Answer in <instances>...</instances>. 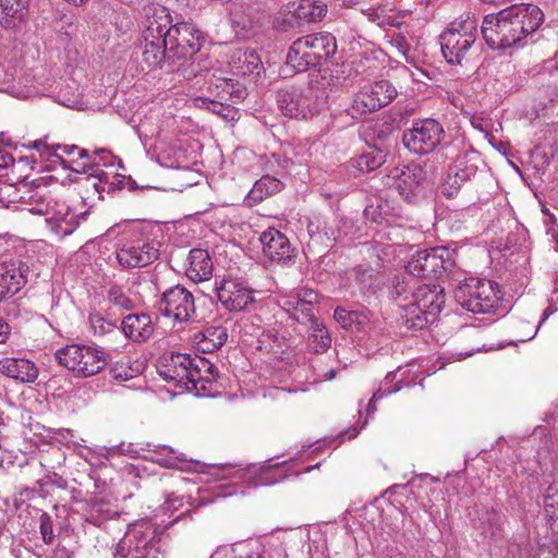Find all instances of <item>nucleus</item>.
I'll use <instances>...</instances> for the list:
<instances>
[{"mask_svg":"<svg viewBox=\"0 0 558 558\" xmlns=\"http://www.w3.org/2000/svg\"><path fill=\"white\" fill-rule=\"evenodd\" d=\"M544 508L550 518L558 515V482L556 481L549 484L544 493Z\"/></svg>","mask_w":558,"mask_h":558,"instance_id":"nucleus-48","label":"nucleus"},{"mask_svg":"<svg viewBox=\"0 0 558 558\" xmlns=\"http://www.w3.org/2000/svg\"><path fill=\"white\" fill-rule=\"evenodd\" d=\"M543 69L548 72L558 70V51L555 53L553 59H547L543 62Z\"/></svg>","mask_w":558,"mask_h":558,"instance_id":"nucleus-64","label":"nucleus"},{"mask_svg":"<svg viewBox=\"0 0 558 558\" xmlns=\"http://www.w3.org/2000/svg\"><path fill=\"white\" fill-rule=\"evenodd\" d=\"M393 187L408 203H416L423 197L426 171L420 165H409L402 170H396L392 177Z\"/></svg>","mask_w":558,"mask_h":558,"instance_id":"nucleus-14","label":"nucleus"},{"mask_svg":"<svg viewBox=\"0 0 558 558\" xmlns=\"http://www.w3.org/2000/svg\"><path fill=\"white\" fill-rule=\"evenodd\" d=\"M417 284L416 277L412 275H408L401 281H398L392 290V295L400 301V303L407 302L409 300V294L412 296V293L415 291Z\"/></svg>","mask_w":558,"mask_h":558,"instance_id":"nucleus-46","label":"nucleus"},{"mask_svg":"<svg viewBox=\"0 0 558 558\" xmlns=\"http://www.w3.org/2000/svg\"><path fill=\"white\" fill-rule=\"evenodd\" d=\"M160 449L161 452L159 454L161 457L156 459V462L160 465L168 469H177L179 468V463L184 461L182 454H175L171 448L162 446Z\"/></svg>","mask_w":558,"mask_h":558,"instance_id":"nucleus-51","label":"nucleus"},{"mask_svg":"<svg viewBox=\"0 0 558 558\" xmlns=\"http://www.w3.org/2000/svg\"><path fill=\"white\" fill-rule=\"evenodd\" d=\"M208 93L217 98L216 100L235 99V101L245 98V89L232 78L216 77L209 82Z\"/></svg>","mask_w":558,"mask_h":558,"instance_id":"nucleus-27","label":"nucleus"},{"mask_svg":"<svg viewBox=\"0 0 558 558\" xmlns=\"http://www.w3.org/2000/svg\"><path fill=\"white\" fill-rule=\"evenodd\" d=\"M227 339V328L222 326H209L195 335L198 349L203 352H213L219 349Z\"/></svg>","mask_w":558,"mask_h":558,"instance_id":"nucleus-32","label":"nucleus"},{"mask_svg":"<svg viewBox=\"0 0 558 558\" xmlns=\"http://www.w3.org/2000/svg\"><path fill=\"white\" fill-rule=\"evenodd\" d=\"M283 184L281 181L271 175H263L255 182L254 186L248 193V197L255 202L262 201L265 197L271 196L281 191Z\"/></svg>","mask_w":558,"mask_h":558,"instance_id":"nucleus-40","label":"nucleus"},{"mask_svg":"<svg viewBox=\"0 0 558 558\" xmlns=\"http://www.w3.org/2000/svg\"><path fill=\"white\" fill-rule=\"evenodd\" d=\"M327 14V7L320 1L302 0L295 9V16L306 22H318Z\"/></svg>","mask_w":558,"mask_h":558,"instance_id":"nucleus-41","label":"nucleus"},{"mask_svg":"<svg viewBox=\"0 0 558 558\" xmlns=\"http://www.w3.org/2000/svg\"><path fill=\"white\" fill-rule=\"evenodd\" d=\"M400 307V320L401 324L410 330H421L433 322L427 316V313L423 311L413 301L409 303H399Z\"/></svg>","mask_w":558,"mask_h":558,"instance_id":"nucleus-31","label":"nucleus"},{"mask_svg":"<svg viewBox=\"0 0 558 558\" xmlns=\"http://www.w3.org/2000/svg\"><path fill=\"white\" fill-rule=\"evenodd\" d=\"M445 135V129L439 121L433 118L420 119L403 131L402 143L410 153L424 156L433 153L441 144Z\"/></svg>","mask_w":558,"mask_h":558,"instance_id":"nucleus-6","label":"nucleus"},{"mask_svg":"<svg viewBox=\"0 0 558 558\" xmlns=\"http://www.w3.org/2000/svg\"><path fill=\"white\" fill-rule=\"evenodd\" d=\"M276 100L283 116L308 119L318 113L315 89L308 84L286 85L277 90Z\"/></svg>","mask_w":558,"mask_h":558,"instance_id":"nucleus-5","label":"nucleus"},{"mask_svg":"<svg viewBox=\"0 0 558 558\" xmlns=\"http://www.w3.org/2000/svg\"><path fill=\"white\" fill-rule=\"evenodd\" d=\"M263 252L270 260L286 263L293 257V247L289 239L279 230L269 228L260 234Z\"/></svg>","mask_w":558,"mask_h":558,"instance_id":"nucleus-21","label":"nucleus"},{"mask_svg":"<svg viewBox=\"0 0 558 558\" xmlns=\"http://www.w3.org/2000/svg\"><path fill=\"white\" fill-rule=\"evenodd\" d=\"M95 157L93 158L90 156V159L87 161H84L82 163H78L80 167H82V172L86 173L88 170L94 169L96 163V158L99 159V161L102 162L105 167L113 166L111 159L113 158L107 149H99L94 151ZM76 172H81L80 169H74Z\"/></svg>","mask_w":558,"mask_h":558,"instance_id":"nucleus-50","label":"nucleus"},{"mask_svg":"<svg viewBox=\"0 0 558 558\" xmlns=\"http://www.w3.org/2000/svg\"><path fill=\"white\" fill-rule=\"evenodd\" d=\"M475 154L474 150L464 153L463 157L457 158L454 165L448 169L440 187L445 197L452 198L457 196L461 187L475 177L477 167L471 162Z\"/></svg>","mask_w":558,"mask_h":558,"instance_id":"nucleus-15","label":"nucleus"},{"mask_svg":"<svg viewBox=\"0 0 558 558\" xmlns=\"http://www.w3.org/2000/svg\"><path fill=\"white\" fill-rule=\"evenodd\" d=\"M85 521L100 526L105 521L112 518L114 512L110 510L109 502L102 498H92L83 507Z\"/></svg>","mask_w":558,"mask_h":558,"instance_id":"nucleus-34","label":"nucleus"},{"mask_svg":"<svg viewBox=\"0 0 558 558\" xmlns=\"http://www.w3.org/2000/svg\"><path fill=\"white\" fill-rule=\"evenodd\" d=\"M457 302L476 314L495 312L502 300L498 284L489 280L469 278L454 290Z\"/></svg>","mask_w":558,"mask_h":558,"instance_id":"nucleus-3","label":"nucleus"},{"mask_svg":"<svg viewBox=\"0 0 558 558\" xmlns=\"http://www.w3.org/2000/svg\"><path fill=\"white\" fill-rule=\"evenodd\" d=\"M400 390V386L396 385L393 388H379L376 390L372 397V399L368 402L367 411L368 413H374L376 411L375 402L383 399L386 396H389L391 393H396Z\"/></svg>","mask_w":558,"mask_h":558,"instance_id":"nucleus-57","label":"nucleus"},{"mask_svg":"<svg viewBox=\"0 0 558 558\" xmlns=\"http://www.w3.org/2000/svg\"><path fill=\"white\" fill-rule=\"evenodd\" d=\"M456 267L452 252L438 246L418 251L407 265L410 275L416 278H440Z\"/></svg>","mask_w":558,"mask_h":558,"instance_id":"nucleus-7","label":"nucleus"},{"mask_svg":"<svg viewBox=\"0 0 558 558\" xmlns=\"http://www.w3.org/2000/svg\"><path fill=\"white\" fill-rule=\"evenodd\" d=\"M318 303V293L311 289H304L288 296L283 301V308L291 318L302 325H307L316 319L314 308Z\"/></svg>","mask_w":558,"mask_h":558,"instance_id":"nucleus-18","label":"nucleus"},{"mask_svg":"<svg viewBox=\"0 0 558 558\" xmlns=\"http://www.w3.org/2000/svg\"><path fill=\"white\" fill-rule=\"evenodd\" d=\"M271 466L250 465L247 468H238L233 475L242 481L252 482L253 486L271 485L276 481L269 477Z\"/></svg>","mask_w":558,"mask_h":558,"instance_id":"nucleus-37","label":"nucleus"},{"mask_svg":"<svg viewBox=\"0 0 558 558\" xmlns=\"http://www.w3.org/2000/svg\"><path fill=\"white\" fill-rule=\"evenodd\" d=\"M52 218L57 221L58 228L64 234L71 233L76 227V222H75L76 217L74 214L66 213L62 218H59V217H52Z\"/></svg>","mask_w":558,"mask_h":558,"instance_id":"nucleus-56","label":"nucleus"},{"mask_svg":"<svg viewBox=\"0 0 558 558\" xmlns=\"http://www.w3.org/2000/svg\"><path fill=\"white\" fill-rule=\"evenodd\" d=\"M14 157L8 147L0 146V169H7L14 163Z\"/></svg>","mask_w":558,"mask_h":558,"instance_id":"nucleus-60","label":"nucleus"},{"mask_svg":"<svg viewBox=\"0 0 558 558\" xmlns=\"http://www.w3.org/2000/svg\"><path fill=\"white\" fill-rule=\"evenodd\" d=\"M92 175H95L99 179V183H95L94 186L97 190V192H107L111 193L117 190H120L122 187V184L126 182L129 185V190L136 189L135 182L131 178H125L124 175L117 174L112 178V180H109V174L102 170H97L96 174L90 173Z\"/></svg>","mask_w":558,"mask_h":558,"instance_id":"nucleus-42","label":"nucleus"},{"mask_svg":"<svg viewBox=\"0 0 558 558\" xmlns=\"http://www.w3.org/2000/svg\"><path fill=\"white\" fill-rule=\"evenodd\" d=\"M58 102L68 108H80L83 101L78 94L60 90L57 95Z\"/></svg>","mask_w":558,"mask_h":558,"instance_id":"nucleus-53","label":"nucleus"},{"mask_svg":"<svg viewBox=\"0 0 558 558\" xmlns=\"http://www.w3.org/2000/svg\"><path fill=\"white\" fill-rule=\"evenodd\" d=\"M387 155L385 149H369L355 159V167L361 172L376 170L386 162Z\"/></svg>","mask_w":558,"mask_h":558,"instance_id":"nucleus-43","label":"nucleus"},{"mask_svg":"<svg viewBox=\"0 0 558 558\" xmlns=\"http://www.w3.org/2000/svg\"><path fill=\"white\" fill-rule=\"evenodd\" d=\"M193 363V356L190 354L171 352L160 360L158 374L163 379L184 387Z\"/></svg>","mask_w":558,"mask_h":558,"instance_id":"nucleus-19","label":"nucleus"},{"mask_svg":"<svg viewBox=\"0 0 558 558\" xmlns=\"http://www.w3.org/2000/svg\"><path fill=\"white\" fill-rule=\"evenodd\" d=\"M342 218L336 214L314 215L306 219L307 247L318 253L330 247L342 234Z\"/></svg>","mask_w":558,"mask_h":558,"instance_id":"nucleus-10","label":"nucleus"},{"mask_svg":"<svg viewBox=\"0 0 558 558\" xmlns=\"http://www.w3.org/2000/svg\"><path fill=\"white\" fill-rule=\"evenodd\" d=\"M39 533L43 542L46 545H51L54 542L56 535L53 531L52 518L47 512H41L39 515Z\"/></svg>","mask_w":558,"mask_h":558,"instance_id":"nucleus-49","label":"nucleus"},{"mask_svg":"<svg viewBox=\"0 0 558 558\" xmlns=\"http://www.w3.org/2000/svg\"><path fill=\"white\" fill-rule=\"evenodd\" d=\"M142 26V35L168 37L173 27L169 10L158 3L146 4L143 8Z\"/></svg>","mask_w":558,"mask_h":558,"instance_id":"nucleus-20","label":"nucleus"},{"mask_svg":"<svg viewBox=\"0 0 558 558\" xmlns=\"http://www.w3.org/2000/svg\"><path fill=\"white\" fill-rule=\"evenodd\" d=\"M167 38L170 57L174 60L194 56L201 50L204 41L201 32L185 22L174 24Z\"/></svg>","mask_w":558,"mask_h":558,"instance_id":"nucleus-13","label":"nucleus"},{"mask_svg":"<svg viewBox=\"0 0 558 558\" xmlns=\"http://www.w3.org/2000/svg\"><path fill=\"white\" fill-rule=\"evenodd\" d=\"M27 147L37 150L39 156L45 158L47 161L54 162L60 160L62 163H64L62 156L57 153V144L49 142L48 136L29 142Z\"/></svg>","mask_w":558,"mask_h":558,"instance_id":"nucleus-44","label":"nucleus"},{"mask_svg":"<svg viewBox=\"0 0 558 558\" xmlns=\"http://www.w3.org/2000/svg\"><path fill=\"white\" fill-rule=\"evenodd\" d=\"M486 518L481 522L482 525H487L492 534L496 533L501 529L502 518L499 512L495 510L486 511Z\"/></svg>","mask_w":558,"mask_h":558,"instance_id":"nucleus-55","label":"nucleus"},{"mask_svg":"<svg viewBox=\"0 0 558 558\" xmlns=\"http://www.w3.org/2000/svg\"><path fill=\"white\" fill-rule=\"evenodd\" d=\"M58 363L80 377H89L107 365V354L98 348L72 343L56 351Z\"/></svg>","mask_w":558,"mask_h":558,"instance_id":"nucleus-4","label":"nucleus"},{"mask_svg":"<svg viewBox=\"0 0 558 558\" xmlns=\"http://www.w3.org/2000/svg\"><path fill=\"white\" fill-rule=\"evenodd\" d=\"M187 274L197 281L208 280L213 272V262L206 250L193 248L189 253Z\"/></svg>","mask_w":558,"mask_h":558,"instance_id":"nucleus-28","label":"nucleus"},{"mask_svg":"<svg viewBox=\"0 0 558 558\" xmlns=\"http://www.w3.org/2000/svg\"><path fill=\"white\" fill-rule=\"evenodd\" d=\"M375 270L369 266H357L353 269L354 281L362 293L373 289Z\"/></svg>","mask_w":558,"mask_h":558,"instance_id":"nucleus-45","label":"nucleus"},{"mask_svg":"<svg viewBox=\"0 0 558 558\" xmlns=\"http://www.w3.org/2000/svg\"><path fill=\"white\" fill-rule=\"evenodd\" d=\"M412 301L425 311L434 323L445 306L446 298L440 286L423 284L415 288V291L412 293Z\"/></svg>","mask_w":558,"mask_h":558,"instance_id":"nucleus-22","label":"nucleus"},{"mask_svg":"<svg viewBox=\"0 0 558 558\" xmlns=\"http://www.w3.org/2000/svg\"><path fill=\"white\" fill-rule=\"evenodd\" d=\"M130 550L132 558H166V550L160 538L136 537L135 544Z\"/></svg>","mask_w":558,"mask_h":558,"instance_id":"nucleus-35","label":"nucleus"},{"mask_svg":"<svg viewBox=\"0 0 558 558\" xmlns=\"http://www.w3.org/2000/svg\"><path fill=\"white\" fill-rule=\"evenodd\" d=\"M138 373V369H135L131 366H126L124 364H117L111 368L112 377L120 380H129Z\"/></svg>","mask_w":558,"mask_h":558,"instance_id":"nucleus-54","label":"nucleus"},{"mask_svg":"<svg viewBox=\"0 0 558 558\" xmlns=\"http://www.w3.org/2000/svg\"><path fill=\"white\" fill-rule=\"evenodd\" d=\"M31 268L27 262L10 258L0 263L1 300L19 293L28 282Z\"/></svg>","mask_w":558,"mask_h":558,"instance_id":"nucleus-16","label":"nucleus"},{"mask_svg":"<svg viewBox=\"0 0 558 558\" xmlns=\"http://www.w3.org/2000/svg\"><path fill=\"white\" fill-rule=\"evenodd\" d=\"M477 21L468 15L457 20L439 36L441 53L452 65H462L469 51L477 38Z\"/></svg>","mask_w":558,"mask_h":558,"instance_id":"nucleus-2","label":"nucleus"},{"mask_svg":"<svg viewBox=\"0 0 558 558\" xmlns=\"http://www.w3.org/2000/svg\"><path fill=\"white\" fill-rule=\"evenodd\" d=\"M57 146H59V147H57V151L58 150H62V153L68 155V156H72L75 153H77L78 159H85V160H89L90 159L89 151L87 149L80 148L77 145H61V144H57Z\"/></svg>","mask_w":558,"mask_h":558,"instance_id":"nucleus-58","label":"nucleus"},{"mask_svg":"<svg viewBox=\"0 0 558 558\" xmlns=\"http://www.w3.org/2000/svg\"><path fill=\"white\" fill-rule=\"evenodd\" d=\"M306 326L311 330L307 342L308 349L314 353L326 351L331 344V338L326 327L317 318L314 322H310Z\"/></svg>","mask_w":558,"mask_h":558,"instance_id":"nucleus-38","label":"nucleus"},{"mask_svg":"<svg viewBox=\"0 0 558 558\" xmlns=\"http://www.w3.org/2000/svg\"><path fill=\"white\" fill-rule=\"evenodd\" d=\"M232 71L238 75H248L256 73L263 68L259 56L253 50H238L230 60Z\"/></svg>","mask_w":558,"mask_h":558,"instance_id":"nucleus-30","label":"nucleus"},{"mask_svg":"<svg viewBox=\"0 0 558 558\" xmlns=\"http://www.w3.org/2000/svg\"><path fill=\"white\" fill-rule=\"evenodd\" d=\"M159 252L160 242L143 235L118 247L116 258L122 268L145 267L158 258Z\"/></svg>","mask_w":558,"mask_h":558,"instance_id":"nucleus-9","label":"nucleus"},{"mask_svg":"<svg viewBox=\"0 0 558 558\" xmlns=\"http://www.w3.org/2000/svg\"><path fill=\"white\" fill-rule=\"evenodd\" d=\"M157 310L160 315L174 322H187L195 313L194 296L185 287L173 286L161 294Z\"/></svg>","mask_w":558,"mask_h":558,"instance_id":"nucleus-11","label":"nucleus"},{"mask_svg":"<svg viewBox=\"0 0 558 558\" xmlns=\"http://www.w3.org/2000/svg\"><path fill=\"white\" fill-rule=\"evenodd\" d=\"M124 336L134 342H145L154 335L155 326L146 313L129 314L121 323Z\"/></svg>","mask_w":558,"mask_h":558,"instance_id":"nucleus-24","label":"nucleus"},{"mask_svg":"<svg viewBox=\"0 0 558 558\" xmlns=\"http://www.w3.org/2000/svg\"><path fill=\"white\" fill-rule=\"evenodd\" d=\"M109 302L113 306L125 311H129L134 306L133 301L117 288H112L109 291Z\"/></svg>","mask_w":558,"mask_h":558,"instance_id":"nucleus-52","label":"nucleus"},{"mask_svg":"<svg viewBox=\"0 0 558 558\" xmlns=\"http://www.w3.org/2000/svg\"><path fill=\"white\" fill-rule=\"evenodd\" d=\"M215 290L221 305L230 312L243 311L255 301V291L240 279L223 278Z\"/></svg>","mask_w":558,"mask_h":558,"instance_id":"nucleus-12","label":"nucleus"},{"mask_svg":"<svg viewBox=\"0 0 558 558\" xmlns=\"http://www.w3.org/2000/svg\"><path fill=\"white\" fill-rule=\"evenodd\" d=\"M140 49L142 50L143 61L150 68H158L166 60H174L173 57H170L171 53L167 36L142 35Z\"/></svg>","mask_w":558,"mask_h":558,"instance_id":"nucleus-23","label":"nucleus"},{"mask_svg":"<svg viewBox=\"0 0 558 558\" xmlns=\"http://www.w3.org/2000/svg\"><path fill=\"white\" fill-rule=\"evenodd\" d=\"M88 323L95 336H105L117 327L114 322L108 320L100 313H92L88 316Z\"/></svg>","mask_w":558,"mask_h":558,"instance_id":"nucleus-47","label":"nucleus"},{"mask_svg":"<svg viewBox=\"0 0 558 558\" xmlns=\"http://www.w3.org/2000/svg\"><path fill=\"white\" fill-rule=\"evenodd\" d=\"M271 165H277L281 169H288L292 165V160L286 156L279 154H272L269 160Z\"/></svg>","mask_w":558,"mask_h":558,"instance_id":"nucleus-62","label":"nucleus"},{"mask_svg":"<svg viewBox=\"0 0 558 558\" xmlns=\"http://www.w3.org/2000/svg\"><path fill=\"white\" fill-rule=\"evenodd\" d=\"M22 21V0H0V24L4 28H15Z\"/></svg>","mask_w":558,"mask_h":558,"instance_id":"nucleus-36","label":"nucleus"},{"mask_svg":"<svg viewBox=\"0 0 558 558\" xmlns=\"http://www.w3.org/2000/svg\"><path fill=\"white\" fill-rule=\"evenodd\" d=\"M307 41H302L301 38H298L291 45L288 54H287V65L291 66L295 72H305L310 68L317 66V63L314 61L308 51Z\"/></svg>","mask_w":558,"mask_h":558,"instance_id":"nucleus-29","label":"nucleus"},{"mask_svg":"<svg viewBox=\"0 0 558 558\" xmlns=\"http://www.w3.org/2000/svg\"><path fill=\"white\" fill-rule=\"evenodd\" d=\"M355 63H356V71L361 72V73H364L367 70H371L372 68L376 69L375 60H372L365 56H361L360 59L357 61H355Z\"/></svg>","mask_w":558,"mask_h":558,"instance_id":"nucleus-61","label":"nucleus"},{"mask_svg":"<svg viewBox=\"0 0 558 558\" xmlns=\"http://www.w3.org/2000/svg\"><path fill=\"white\" fill-rule=\"evenodd\" d=\"M397 95V88L389 81L374 82L356 93L347 112L353 119H361L363 114L377 111L389 105Z\"/></svg>","mask_w":558,"mask_h":558,"instance_id":"nucleus-8","label":"nucleus"},{"mask_svg":"<svg viewBox=\"0 0 558 558\" xmlns=\"http://www.w3.org/2000/svg\"><path fill=\"white\" fill-rule=\"evenodd\" d=\"M544 22L543 11L535 4H514L497 13L486 14L481 33L493 50L523 47V40L534 34Z\"/></svg>","mask_w":558,"mask_h":558,"instance_id":"nucleus-1","label":"nucleus"},{"mask_svg":"<svg viewBox=\"0 0 558 558\" xmlns=\"http://www.w3.org/2000/svg\"><path fill=\"white\" fill-rule=\"evenodd\" d=\"M0 374L21 383H34L38 378V368L26 359L3 357L0 360Z\"/></svg>","mask_w":558,"mask_h":558,"instance_id":"nucleus-25","label":"nucleus"},{"mask_svg":"<svg viewBox=\"0 0 558 558\" xmlns=\"http://www.w3.org/2000/svg\"><path fill=\"white\" fill-rule=\"evenodd\" d=\"M333 318L343 328L360 331L369 323V312L367 310L349 311L338 306L333 312Z\"/></svg>","mask_w":558,"mask_h":558,"instance_id":"nucleus-33","label":"nucleus"},{"mask_svg":"<svg viewBox=\"0 0 558 558\" xmlns=\"http://www.w3.org/2000/svg\"><path fill=\"white\" fill-rule=\"evenodd\" d=\"M193 366L184 388L194 391L197 396H210L215 391V381L218 376L217 367L207 359L194 355Z\"/></svg>","mask_w":558,"mask_h":558,"instance_id":"nucleus-17","label":"nucleus"},{"mask_svg":"<svg viewBox=\"0 0 558 558\" xmlns=\"http://www.w3.org/2000/svg\"><path fill=\"white\" fill-rule=\"evenodd\" d=\"M381 558H407L405 555L395 546H388Z\"/></svg>","mask_w":558,"mask_h":558,"instance_id":"nucleus-63","label":"nucleus"},{"mask_svg":"<svg viewBox=\"0 0 558 558\" xmlns=\"http://www.w3.org/2000/svg\"><path fill=\"white\" fill-rule=\"evenodd\" d=\"M549 314H550L549 308H546L544 311L543 316H542V318L538 322V325L536 327L531 326L529 323H526V324L522 323L523 326H526L529 328V331L524 336L519 337L515 340L520 341V342H523V341H527V340L533 339L536 336L539 326L547 319Z\"/></svg>","mask_w":558,"mask_h":558,"instance_id":"nucleus-59","label":"nucleus"},{"mask_svg":"<svg viewBox=\"0 0 558 558\" xmlns=\"http://www.w3.org/2000/svg\"><path fill=\"white\" fill-rule=\"evenodd\" d=\"M226 100H216L207 97H199L194 100L195 105L199 108H206L213 113L221 117L226 121H233L239 119V112L235 107L225 102Z\"/></svg>","mask_w":558,"mask_h":558,"instance_id":"nucleus-39","label":"nucleus"},{"mask_svg":"<svg viewBox=\"0 0 558 558\" xmlns=\"http://www.w3.org/2000/svg\"><path fill=\"white\" fill-rule=\"evenodd\" d=\"M300 38L302 41H308L306 43L307 49L317 65L320 64L322 60L328 59L337 51L336 37L330 33L310 34Z\"/></svg>","mask_w":558,"mask_h":558,"instance_id":"nucleus-26","label":"nucleus"}]
</instances>
